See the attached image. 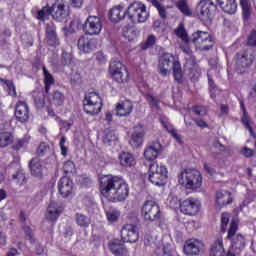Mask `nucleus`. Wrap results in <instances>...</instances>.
Here are the masks:
<instances>
[{
    "label": "nucleus",
    "mask_w": 256,
    "mask_h": 256,
    "mask_svg": "<svg viewBox=\"0 0 256 256\" xmlns=\"http://www.w3.org/2000/svg\"><path fill=\"white\" fill-rule=\"evenodd\" d=\"M15 117L20 123H27L29 121V106L27 103L20 101L16 105Z\"/></svg>",
    "instance_id": "obj_23"
},
{
    "label": "nucleus",
    "mask_w": 256,
    "mask_h": 256,
    "mask_svg": "<svg viewBox=\"0 0 256 256\" xmlns=\"http://www.w3.org/2000/svg\"><path fill=\"white\" fill-rule=\"evenodd\" d=\"M240 107L243 111L242 123L243 125H245L246 129H248L250 135H252V137H255V134L253 133V128H251V119L249 118V115H247V110L245 109V104H243V101H240Z\"/></svg>",
    "instance_id": "obj_35"
},
{
    "label": "nucleus",
    "mask_w": 256,
    "mask_h": 256,
    "mask_svg": "<svg viewBox=\"0 0 256 256\" xmlns=\"http://www.w3.org/2000/svg\"><path fill=\"white\" fill-rule=\"evenodd\" d=\"M239 222L237 219H233L230 223V227L228 229L227 239L231 241V249L232 251H237L241 249H245V237L241 234H236L238 229Z\"/></svg>",
    "instance_id": "obj_8"
},
{
    "label": "nucleus",
    "mask_w": 256,
    "mask_h": 256,
    "mask_svg": "<svg viewBox=\"0 0 256 256\" xmlns=\"http://www.w3.org/2000/svg\"><path fill=\"white\" fill-rule=\"evenodd\" d=\"M30 171L34 177H41L43 175V165L39 158H33L30 162Z\"/></svg>",
    "instance_id": "obj_34"
},
{
    "label": "nucleus",
    "mask_w": 256,
    "mask_h": 256,
    "mask_svg": "<svg viewBox=\"0 0 256 256\" xmlns=\"http://www.w3.org/2000/svg\"><path fill=\"white\" fill-rule=\"evenodd\" d=\"M108 17L111 23H119V21H123L127 17V10H125V6L122 4L114 6L110 9Z\"/></svg>",
    "instance_id": "obj_21"
},
{
    "label": "nucleus",
    "mask_w": 256,
    "mask_h": 256,
    "mask_svg": "<svg viewBox=\"0 0 256 256\" xmlns=\"http://www.w3.org/2000/svg\"><path fill=\"white\" fill-rule=\"evenodd\" d=\"M12 178L14 183H16V185L22 186V185H25V183H27V179L25 178V172H23L22 170L14 174Z\"/></svg>",
    "instance_id": "obj_45"
},
{
    "label": "nucleus",
    "mask_w": 256,
    "mask_h": 256,
    "mask_svg": "<svg viewBox=\"0 0 256 256\" xmlns=\"http://www.w3.org/2000/svg\"><path fill=\"white\" fill-rule=\"evenodd\" d=\"M103 108V101L101 96L96 92H90L85 95L84 111L88 115H99Z\"/></svg>",
    "instance_id": "obj_6"
},
{
    "label": "nucleus",
    "mask_w": 256,
    "mask_h": 256,
    "mask_svg": "<svg viewBox=\"0 0 256 256\" xmlns=\"http://www.w3.org/2000/svg\"><path fill=\"white\" fill-rule=\"evenodd\" d=\"M192 111L196 115H199V117H203V116L207 115V109L203 106H195L192 108Z\"/></svg>",
    "instance_id": "obj_54"
},
{
    "label": "nucleus",
    "mask_w": 256,
    "mask_h": 256,
    "mask_svg": "<svg viewBox=\"0 0 256 256\" xmlns=\"http://www.w3.org/2000/svg\"><path fill=\"white\" fill-rule=\"evenodd\" d=\"M216 1L220 9H222L224 13L233 15L237 12V2L235 0H216Z\"/></svg>",
    "instance_id": "obj_25"
},
{
    "label": "nucleus",
    "mask_w": 256,
    "mask_h": 256,
    "mask_svg": "<svg viewBox=\"0 0 256 256\" xmlns=\"http://www.w3.org/2000/svg\"><path fill=\"white\" fill-rule=\"evenodd\" d=\"M155 43H157V37H155V35L151 34L147 37L145 43H143L141 45V48L143 50L145 49H149L150 47H153V45H155Z\"/></svg>",
    "instance_id": "obj_50"
},
{
    "label": "nucleus",
    "mask_w": 256,
    "mask_h": 256,
    "mask_svg": "<svg viewBox=\"0 0 256 256\" xmlns=\"http://www.w3.org/2000/svg\"><path fill=\"white\" fill-rule=\"evenodd\" d=\"M177 37H180L184 43H189V37L187 36V32L185 31V27L183 24H180L178 28L175 30Z\"/></svg>",
    "instance_id": "obj_47"
},
{
    "label": "nucleus",
    "mask_w": 256,
    "mask_h": 256,
    "mask_svg": "<svg viewBox=\"0 0 256 256\" xmlns=\"http://www.w3.org/2000/svg\"><path fill=\"white\" fill-rule=\"evenodd\" d=\"M121 237L125 243H135L139 240V232L135 226L126 224L121 230Z\"/></svg>",
    "instance_id": "obj_18"
},
{
    "label": "nucleus",
    "mask_w": 256,
    "mask_h": 256,
    "mask_svg": "<svg viewBox=\"0 0 256 256\" xmlns=\"http://www.w3.org/2000/svg\"><path fill=\"white\" fill-rule=\"evenodd\" d=\"M176 7L179 9V11L181 13H183L186 17H191L192 12H191V8H189V5L187 4V2L185 0H179L176 3Z\"/></svg>",
    "instance_id": "obj_40"
},
{
    "label": "nucleus",
    "mask_w": 256,
    "mask_h": 256,
    "mask_svg": "<svg viewBox=\"0 0 256 256\" xmlns=\"http://www.w3.org/2000/svg\"><path fill=\"white\" fill-rule=\"evenodd\" d=\"M78 49L82 53H91L97 49V40L88 36H81L78 39Z\"/></svg>",
    "instance_id": "obj_19"
},
{
    "label": "nucleus",
    "mask_w": 256,
    "mask_h": 256,
    "mask_svg": "<svg viewBox=\"0 0 256 256\" xmlns=\"http://www.w3.org/2000/svg\"><path fill=\"white\" fill-rule=\"evenodd\" d=\"M58 191L62 197L73 195V180L67 176L58 181Z\"/></svg>",
    "instance_id": "obj_20"
},
{
    "label": "nucleus",
    "mask_w": 256,
    "mask_h": 256,
    "mask_svg": "<svg viewBox=\"0 0 256 256\" xmlns=\"http://www.w3.org/2000/svg\"><path fill=\"white\" fill-rule=\"evenodd\" d=\"M76 223L79 227H89L91 225V219L85 216L84 214L77 213L76 214Z\"/></svg>",
    "instance_id": "obj_43"
},
{
    "label": "nucleus",
    "mask_w": 256,
    "mask_h": 256,
    "mask_svg": "<svg viewBox=\"0 0 256 256\" xmlns=\"http://www.w3.org/2000/svg\"><path fill=\"white\" fill-rule=\"evenodd\" d=\"M7 245V236L5 233L0 232V246L5 247Z\"/></svg>",
    "instance_id": "obj_62"
},
{
    "label": "nucleus",
    "mask_w": 256,
    "mask_h": 256,
    "mask_svg": "<svg viewBox=\"0 0 256 256\" xmlns=\"http://www.w3.org/2000/svg\"><path fill=\"white\" fill-rule=\"evenodd\" d=\"M152 5H153L154 7H156V9H157V11H158V13H159V15H160V17H161L162 19H165V18L167 17V8H165V6H163V5H161V4L159 3V1H157V0H152Z\"/></svg>",
    "instance_id": "obj_48"
},
{
    "label": "nucleus",
    "mask_w": 256,
    "mask_h": 256,
    "mask_svg": "<svg viewBox=\"0 0 256 256\" xmlns=\"http://www.w3.org/2000/svg\"><path fill=\"white\" fill-rule=\"evenodd\" d=\"M35 105L38 109L45 108L50 117H55V112L47 106V103L45 102V95H43V93H39L38 97L35 98Z\"/></svg>",
    "instance_id": "obj_32"
},
{
    "label": "nucleus",
    "mask_w": 256,
    "mask_h": 256,
    "mask_svg": "<svg viewBox=\"0 0 256 256\" xmlns=\"http://www.w3.org/2000/svg\"><path fill=\"white\" fill-rule=\"evenodd\" d=\"M100 193L112 203L125 201L129 197V184L119 176L104 175L100 177Z\"/></svg>",
    "instance_id": "obj_1"
},
{
    "label": "nucleus",
    "mask_w": 256,
    "mask_h": 256,
    "mask_svg": "<svg viewBox=\"0 0 256 256\" xmlns=\"http://www.w3.org/2000/svg\"><path fill=\"white\" fill-rule=\"evenodd\" d=\"M106 217L109 223H117V221H119V217H121V212L115 208H111L106 211Z\"/></svg>",
    "instance_id": "obj_39"
},
{
    "label": "nucleus",
    "mask_w": 256,
    "mask_h": 256,
    "mask_svg": "<svg viewBox=\"0 0 256 256\" xmlns=\"http://www.w3.org/2000/svg\"><path fill=\"white\" fill-rule=\"evenodd\" d=\"M240 4L242 7L243 15H244L245 19H247V17H249V13L251 11V2L249 0H241Z\"/></svg>",
    "instance_id": "obj_51"
},
{
    "label": "nucleus",
    "mask_w": 256,
    "mask_h": 256,
    "mask_svg": "<svg viewBox=\"0 0 256 256\" xmlns=\"http://www.w3.org/2000/svg\"><path fill=\"white\" fill-rule=\"evenodd\" d=\"M95 55H96V61L100 65H105L107 63V57L105 56V54H103V52H97Z\"/></svg>",
    "instance_id": "obj_57"
},
{
    "label": "nucleus",
    "mask_w": 256,
    "mask_h": 256,
    "mask_svg": "<svg viewBox=\"0 0 256 256\" xmlns=\"http://www.w3.org/2000/svg\"><path fill=\"white\" fill-rule=\"evenodd\" d=\"M119 161L122 167H135V165H137L135 156L129 152H122L119 155Z\"/></svg>",
    "instance_id": "obj_29"
},
{
    "label": "nucleus",
    "mask_w": 256,
    "mask_h": 256,
    "mask_svg": "<svg viewBox=\"0 0 256 256\" xmlns=\"http://www.w3.org/2000/svg\"><path fill=\"white\" fill-rule=\"evenodd\" d=\"M67 138H65V136H62L59 142V147L61 149V155H63V157H67V153L69 151V148H67Z\"/></svg>",
    "instance_id": "obj_52"
},
{
    "label": "nucleus",
    "mask_w": 256,
    "mask_h": 256,
    "mask_svg": "<svg viewBox=\"0 0 256 256\" xmlns=\"http://www.w3.org/2000/svg\"><path fill=\"white\" fill-rule=\"evenodd\" d=\"M109 249L115 256L127 255V248L123 247V243L118 239L109 242Z\"/></svg>",
    "instance_id": "obj_27"
},
{
    "label": "nucleus",
    "mask_w": 256,
    "mask_h": 256,
    "mask_svg": "<svg viewBox=\"0 0 256 256\" xmlns=\"http://www.w3.org/2000/svg\"><path fill=\"white\" fill-rule=\"evenodd\" d=\"M191 41L194 43L196 49H200L201 51H209L215 44L211 34L205 31H198L192 34Z\"/></svg>",
    "instance_id": "obj_9"
},
{
    "label": "nucleus",
    "mask_w": 256,
    "mask_h": 256,
    "mask_svg": "<svg viewBox=\"0 0 256 256\" xmlns=\"http://www.w3.org/2000/svg\"><path fill=\"white\" fill-rule=\"evenodd\" d=\"M109 73L116 83H127L129 81V71L119 61L110 63Z\"/></svg>",
    "instance_id": "obj_10"
},
{
    "label": "nucleus",
    "mask_w": 256,
    "mask_h": 256,
    "mask_svg": "<svg viewBox=\"0 0 256 256\" xmlns=\"http://www.w3.org/2000/svg\"><path fill=\"white\" fill-rule=\"evenodd\" d=\"M178 183L184 189L197 191L203 185V176L201 172L195 169H186L178 175Z\"/></svg>",
    "instance_id": "obj_3"
},
{
    "label": "nucleus",
    "mask_w": 256,
    "mask_h": 256,
    "mask_svg": "<svg viewBox=\"0 0 256 256\" xmlns=\"http://www.w3.org/2000/svg\"><path fill=\"white\" fill-rule=\"evenodd\" d=\"M179 61L175 59V56L171 53H164L160 56L158 60V72L163 77H167V75H171V69L175 67Z\"/></svg>",
    "instance_id": "obj_12"
},
{
    "label": "nucleus",
    "mask_w": 256,
    "mask_h": 256,
    "mask_svg": "<svg viewBox=\"0 0 256 256\" xmlns=\"http://www.w3.org/2000/svg\"><path fill=\"white\" fill-rule=\"evenodd\" d=\"M210 256H225L223 237H218L211 245Z\"/></svg>",
    "instance_id": "obj_28"
},
{
    "label": "nucleus",
    "mask_w": 256,
    "mask_h": 256,
    "mask_svg": "<svg viewBox=\"0 0 256 256\" xmlns=\"http://www.w3.org/2000/svg\"><path fill=\"white\" fill-rule=\"evenodd\" d=\"M248 45H256V31L252 32V34L249 36Z\"/></svg>",
    "instance_id": "obj_61"
},
{
    "label": "nucleus",
    "mask_w": 256,
    "mask_h": 256,
    "mask_svg": "<svg viewBox=\"0 0 256 256\" xmlns=\"http://www.w3.org/2000/svg\"><path fill=\"white\" fill-rule=\"evenodd\" d=\"M84 29L86 35H100L101 31H103V22L97 16H89L85 21Z\"/></svg>",
    "instance_id": "obj_14"
},
{
    "label": "nucleus",
    "mask_w": 256,
    "mask_h": 256,
    "mask_svg": "<svg viewBox=\"0 0 256 256\" xmlns=\"http://www.w3.org/2000/svg\"><path fill=\"white\" fill-rule=\"evenodd\" d=\"M199 71L196 70L195 67L191 68L190 70V79H197L199 77Z\"/></svg>",
    "instance_id": "obj_63"
},
{
    "label": "nucleus",
    "mask_w": 256,
    "mask_h": 256,
    "mask_svg": "<svg viewBox=\"0 0 256 256\" xmlns=\"http://www.w3.org/2000/svg\"><path fill=\"white\" fill-rule=\"evenodd\" d=\"M169 178V170L164 164L153 163L149 166L148 179L152 185L157 187H163L167 185V179Z\"/></svg>",
    "instance_id": "obj_4"
},
{
    "label": "nucleus",
    "mask_w": 256,
    "mask_h": 256,
    "mask_svg": "<svg viewBox=\"0 0 256 256\" xmlns=\"http://www.w3.org/2000/svg\"><path fill=\"white\" fill-rule=\"evenodd\" d=\"M70 13L71 11L65 0H56L52 6L47 5L38 11L37 19L45 21L51 15L55 21L62 23L63 21H67Z\"/></svg>",
    "instance_id": "obj_2"
},
{
    "label": "nucleus",
    "mask_w": 256,
    "mask_h": 256,
    "mask_svg": "<svg viewBox=\"0 0 256 256\" xmlns=\"http://www.w3.org/2000/svg\"><path fill=\"white\" fill-rule=\"evenodd\" d=\"M46 37L49 45H52V46L59 45V39H57V34L55 32V25L53 23L47 25Z\"/></svg>",
    "instance_id": "obj_31"
},
{
    "label": "nucleus",
    "mask_w": 256,
    "mask_h": 256,
    "mask_svg": "<svg viewBox=\"0 0 256 256\" xmlns=\"http://www.w3.org/2000/svg\"><path fill=\"white\" fill-rule=\"evenodd\" d=\"M63 169L65 173H73L75 171V163L73 161H67L64 163Z\"/></svg>",
    "instance_id": "obj_55"
},
{
    "label": "nucleus",
    "mask_w": 256,
    "mask_h": 256,
    "mask_svg": "<svg viewBox=\"0 0 256 256\" xmlns=\"http://www.w3.org/2000/svg\"><path fill=\"white\" fill-rule=\"evenodd\" d=\"M145 133L143 132V128L141 126H136L134 128V132L130 135L129 145L133 149H139V147L143 146V137Z\"/></svg>",
    "instance_id": "obj_22"
},
{
    "label": "nucleus",
    "mask_w": 256,
    "mask_h": 256,
    "mask_svg": "<svg viewBox=\"0 0 256 256\" xmlns=\"http://www.w3.org/2000/svg\"><path fill=\"white\" fill-rule=\"evenodd\" d=\"M163 151V145L159 141L148 144L143 152L145 161H155L159 154Z\"/></svg>",
    "instance_id": "obj_16"
},
{
    "label": "nucleus",
    "mask_w": 256,
    "mask_h": 256,
    "mask_svg": "<svg viewBox=\"0 0 256 256\" xmlns=\"http://www.w3.org/2000/svg\"><path fill=\"white\" fill-rule=\"evenodd\" d=\"M233 201V197H231V193L227 191H218L216 193V205L218 207H225V205H229Z\"/></svg>",
    "instance_id": "obj_30"
},
{
    "label": "nucleus",
    "mask_w": 256,
    "mask_h": 256,
    "mask_svg": "<svg viewBox=\"0 0 256 256\" xmlns=\"http://www.w3.org/2000/svg\"><path fill=\"white\" fill-rule=\"evenodd\" d=\"M24 233L26 235L27 241H30V243H35V239L33 238V230H31L30 227H25Z\"/></svg>",
    "instance_id": "obj_56"
},
{
    "label": "nucleus",
    "mask_w": 256,
    "mask_h": 256,
    "mask_svg": "<svg viewBox=\"0 0 256 256\" xmlns=\"http://www.w3.org/2000/svg\"><path fill=\"white\" fill-rule=\"evenodd\" d=\"M63 213V206L59 202L51 200L46 209L45 217L48 221L55 222Z\"/></svg>",
    "instance_id": "obj_17"
},
{
    "label": "nucleus",
    "mask_w": 256,
    "mask_h": 256,
    "mask_svg": "<svg viewBox=\"0 0 256 256\" xmlns=\"http://www.w3.org/2000/svg\"><path fill=\"white\" fill-rule=\"evenodd\" d=\"M43 73H44V83H45V91L46 93H49V88L51 85H54L55 79H53V75L47 71V68L43 67Z\"/></svg>",
    "instance_id": "obj_41"
},
{
    "label": "nucleus",
    "mask_w": 256,
    "mask_h": 256,
    "mask_svg": "<svg viewBox=\"0 0 256 256\" xmlns=\"http://www.w3.org/2000/svg\"><path fill=\"white\" fill-rule=\"evenodd\" d=\"M229 213H223L221 216V231L225 233L227 231V225H229Z\"/></svg>",
    "instance_id": "obj_53"
},
{
    "label": "nucleus",
    "mask_w": 256,
    "mask_h": 256,
    "mask_svg": "<svg viewBox=\"0 0 256 256\" xmlns=\"http://www.w3.org/2000/svg\"><path fill=\"white\" fill-rule=\"evenodd\" d=\"M141 217L148 223L161 219V208L155 201H146L141 208Z\"/></svg>",
    "instance_id": "obj_7"
},
{
    "label": "nucleus",
    "mask_w": 256,
    "mask_h": 256,
    "mask_svg": "<svg viewBox=\"0 0 256 256\" xmlns=\"http://www.w3.org/2000/svg\"><path fill=\"white\" fill-rule=\"evenodd\" d=\"M122 35L130 43L137 41L141 35V31L133 26H125L122 30Z\"/></svg>",
    "instance_id": "obj_26"
},
{
    "label": "nucleus",
    "mask_w": 256,
    "mask_h": 256,
    "mask_svg": "<svg viewBox=\"0 0 256 256\" xmlns=\"http://www.w3.org/2000/svg\"><path fill=\"white\" fill-rule=\"evenodd\" d=\"M215 3L212 0H200L196 6V12L203 23H209L213 17Z\"/></svg>",
    "instance_id": "obj_11"
},
{
    "label": "nucleus",
    "mask_w": 256,
    "mask_h": 256,
    "mask_svg": "<svg viewBox=\"0 0 256 256\" xmlns=\"http://www.w3.org/2000/svg\"><path fill=\"white\" fill-rule=\"evenodd\" d=\"M63 101H65V96L61 92H55L50 100L51 105H63Z\"/></svg>",
    "instance_id": "obj_46"
},
{
    "label": "nucleus",
    "mask_w": 256,
    "mask_h": 256,
    "mask_svg": "<svg viewBox=\"0 0 256 256\" xmlns=\"http://www.w3.org/2000/svg\"><path fill=\"white\" fill-rule=\"evenodd\" d=\"M102 141L105 145L112 146L117 143V133L111 129H106L103 132Z\"/></svg>",
    "instance_id": "obj_33"
},
{
    "label": "nucleus",
    "mask_w": 256,
    "mask_h": 256,
    "mask_svg": "<svg viewBox=\"0 0 256 256\" xmlns=\"http://www.w3.org/2000/svg\"><path fill=\"white\" fill-rule=\"evenodd\" d=\"M241 154L244 155V157H253V155H255V151L251 148L244 147L241 150Z\"/></svg>",
    "instance_id": "obj_59"
},
{
    "label": "nucleus",
    "mask_w": 256,
    "mask_h": 256,
    "mask_svg": "<svg viewBox=\"0 0 256 256\" xmlns=\"http://www.w3.org/2000/svg\"><path fill=\"white\" fill-rule=\"evenodd\" d=\"M127 17L131 23H145L149 19L147 6L142 2H133L126 9Z\"/></svg>",
    "instance_id": "obj_5"
},
{
    "label": "nucleus",
    "mask_w": 256,
    "mask_h": 256,
    "mask_svg": "<svg viewBox=\"0 0 256 256\" xmlns=\"http://www.w3.org/2000/svg\"><path fill=\"white\" fill-rule=\"evenodd\" d=\"M18 254H19V253H18L17 249L11 248V249L8 251V253H7L6 256H17Z\"/></svg>",
    "instance_id": "obj_64"
},
{
    "label": "nucleus",
    "mask_w": 256,
    "mask_h": 256,
    "mask_svg": "<svg viewBox=\"0 0 256 256\" xmlns=\"http://www.w3.org/2000/svg\"><path fill=\"white\" fill-rule=\"evenodd\" d=\"M184 254L187 256H198L205 251V243L197 238L188 239L183 248Z\"/></svg>",
    "instance_id": "obj_13"
},
{
    "label": "nucleus",
    "mask_w": 256,
    "mask_h": 256,
    "mask_svg": "<svg viewBox=\"0 0 256 256\" xmlns=\"http://www.w3.org/2000/svg\"><path fill=\"white\" fill-rule=\"evenodd\" d=\"M0 83L2 87L5 89V91H7L8 95H11V97H15L17 95V91L15 89V85L13 84V82L9 80L0 79Z\"/></svg>",
    "instance_id": "obj_37"
},
{
    "label": "nucleus",
    "mask_w": 256,
    "mask_h": 256,
    "mask_svg": "<svg viewBox=\"0 0 256 256\" xmlns=\"http://www.w3.org/2000/svg\"><path fill=\"white\" fill-rule=\"evenodd\" d=\"M172 69H173L175 81H178V83H181V81H183V72L181 71V64L177 62Z\"/></svg>",
    "instance_id": "obj_49"
},
{
    "label": "nucleus",
    "mask_w": 256,
    "mask_h": 256,
    "mask_svg": "<svg viewBox=\"0 0 256 256\" xmlns=\"http://www.w3.org/2000/svg\"><path fill=\"white\" fill-rule=\"evenodd\" d=\"M63 59L65 65H71V61H73V56L69 53H63Z\"/></svg>",
    "instance_id": "obj_60"
},
{
    "label": "nucleus",
    "mask_w": 256,
    "mask_h": 256,
    "mask_svg": "<svg viewBox=\"0 0 256 256\" xmlns=\"http://www.w3.org/2000/svg\"><path fill=\"white\" fill-rule=\"evenodd\" d=\"M161 123L163 127L168 130V133L172 134V136L174 137V139H176L178 143H181V136L177 133V130L173 128L171 123H169V120L167 118L161 119Z\"/></svg>",
    "instance_id": "obj_36"
},
{
    "label": "nucleus",
    "mask_w": 256,
    "mask_h": 256,
    "mask_svg": "<svg viewBox=\"0 0 256 256\" xmlns=\"http://www.w3.org/2000/svg\"><path fill=\"white\" fill-rule=\"evenodd\" d=\"M167 205L170 209H179V207L181 208V201L177 196L170 194L167 199Z\"/></svg>",
    "instance_id": "obj_44"
},
{
    "label": "nucleus",
    "mask_w": 256,
    "mask_h": 256,
    "mask_svg": "<svg viewBox=\"0 0 256 256\" xmlns=\"http://www.w3.org/2000/svg\"><path fill=\"white\" fill-rule=\"evenodd\" d=\"M69 3L74 9H81L83 7V0H69Z\"/></svg>",
    "instance_id": "obj_58"
},
{
    "label": "nucleus",
    "mask_w": 256,
    "mask_h": 256,
    "mask_svg": "<svg viewBox=\"0 0 256 256\" xmlns=\"http://www.w3.org/2000/svg\"><path fill=\"white\" fill-rule=\"evenodd\" d=\"M133 111V103L129 100H125L116 104L115 112L118 117H127Z\"/></svg>",
    "instance_id": "obj_24"
},
{
    "label": "nucleus",
    "mask_w": 256,
    "mask_h": 256,
    "mask_svg": "<svg viewBox=\"0 0 256 256\" xmlns=\"http://www.w3.org/2000/svg\"><path fill=\"white\" fill-rule=\"evenodd\" d=\"M201 207V201L196 198H188L181 203L180 211L184 215H197Z\"/></svg>",
    "instance_id": "obj_15"
},
{
    "label": "nucleus",
    "mask_w": 256,
    "mask_h": 256,
    "mask_svg": "<svg viewBox=\"0 0 256 256\" xmlns=\"http://www.w3.org/2000/svg\"><path fill=\"white\" fill-rule=\"evenodd\" d=\"M14 137L10 132H2L0 133V147H8L13 143Z\"/></svg>",
    "instance_id": "obj_38"
},
{
    "label": "nucleus",
    "mask_w": 256,
    "mask_h": 256,
    "mask_svg": "<svg viewBox=\"0 0 256 256\" xmlns=\"http://www.w3.org/2000/svg\"><path fill=\"white\" fill-rule=\"evenodd\" d=\"M253 63V58L242 54L241 56L238 54L237 55V65L238 67H249Z\"/></svg>",
    "instance_id": "obj_42"
}]
</instances>
